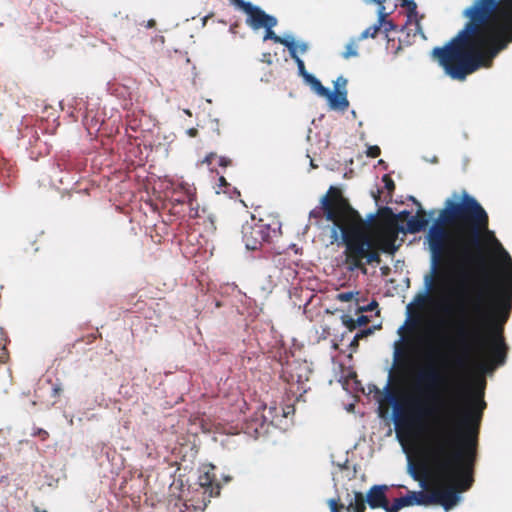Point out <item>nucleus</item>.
Segmentation results:
<instances>
[{
	"instance_id": "7ed1b4c3",
	"label": "nucleus",
	"mask_w": 512,
	"mask_h": 512,
	"mask_svg": "<svg viewBox=\"0 0 512 512\" xmlns=\"http://www.w3.org/2000/svg\"><path fill=\"white\" fill-rule=\"evenodd\" d=\"M409 215L408 211L399 214L400 218ZM310 218L322 219L333 223V234L341 232L345 246L344 263L349 271L362 270L366 273V264H379L380 252L393 255L400 245H396L398 235L403 228L389 207H382L378 214H371L364 220L358 211L343 196L340 188L330 186L321 198L320 206L310 211Z\"/></svg>"
},
{
	"instance_id": "423d86ee",
	"label": "nucleus",
	"mask_w": 512,
	"mask_h": 512,
	"mask_svg": "<svg viewBox=\"0 0 512 512\" xmlns=\"http://www.w3.org/2000/svg\"><path fill=\"white\" fill-rule=\"evenodd\" d=\"M281 221L278 217L268 215L257 221L246 222L242 227V239L248 250L260 249L264 244H270L281 236Z\"/></svg>"
},
{
	"instance_id": "393cba45",
	"label": "nucleus",
	"mask_w": 512,
	"mask_h": 512,
	"mask_svg": "<svg viewBox=\"0 0 512 512\" xmlns=\"http://www.w3.org/2000/svg\"><path fill=\"white\" fill-rule=\"evenodd\" d=\"M372 333H373L372 328H366V329L360 330L358 333H356V340H360L364 337H367L368 335H370Z\"/></svg>"
},
{
	"instance_id": "58836bf2",
	"label": "nucleus",
	"mask_w": 512,
	"mask_h": 512,
	"mask_svg": "<svg viewBox=\"0 0 512 512\" xmlns=\"http://www.w3.org/2000/svg\"><path fill=\"white\" fill-rule=\"evenodd\" d=\"M197 129L195 128H191L188 130V134L191 136V137H195L197 135Z\"/></svg>"
},
{
	"instance_id": "9b49d317",
	"label": "nucleus",
	"mask_w": 512,
	"mask_h": 512,
	"mask_svg": "<svg viewBox=\"0 0 512 512\" xmlns=\"http://www.w3.org/2000/svg\"><path fill=\"white\" fill-rule=\"evenodd\" d=\"M413 505H431L430 492L410 491L403 497L395 498L392 512H398L403 507Z\"/></svg>"
},
{
	"instance_id": "6e6552de",
	"label": "nucleus",
	"mask_w": 512,
	"mask_h": 512,
	"mask_svg": "<svg viewBox=\"0 0 512 512\" xmlns=\"http://www.w3.org/2000/svg\"><path fill=\"white\" fill-rule=\"evenodd\" d=\"M424 284L426 292L417 294L413 302L407 306L408 310L411 309L412 304H415L418 308H423L429 301L430 294L443 291L446 284V277L434 264L431 273L425 276Z\"/></svg>"
},
{
	"instance_id": "79ce46f5",
	"label": "nucleus",
	"mask_w": 512,
	"mask_h": 512,
	"mask_svg": "<svg viewBox=\"0 0 512 512\" xmlns=\"http://www.w3.org/2000/svg\"><path fill=\"white\" fill-rule=\"evenodd\" d=\"M237 27H238V25H237V24L231 25V26H230V31H231L232 33H236V28H237Z\"/></svg>"
},
{
	"instance_id": "c756f323",
	"label": "nucleus",
	"mask_w": 512,
	"mask_h": 512,
	"mask_svg": "<svg viewBox=\"0 0 512 512\" xmlns=\"http://www.w3.org/2000/svg\"><path fill=\"white\" fill-rule=\"evenodd\" d=\"M346 84H347V80L341 76L335 82V89H337V88L340 89L342 87V90H344V89H346Z\"/></svg>"
},
{
	"instance_id": "4c0bfd02",
	"label": "nucleus",
	"mask_w": 512,
	"mask_h": 512,
	"mask_svg": "<svg viewBox=\"0 0 512 512\" xmlns=\"http://www.w3.org/2000/svg\"><path fill=\"white\" fill-rule=\"evenodd\" d=\"M297 46V53L300 52L304 54L308 50V45L306 43H300L296 44Z\"/></svg>"
},
{
	"instance_id": "ddd939ff",
	"label": "nucleus",
	"mask_w": 512,
	"mask_h": 512,
	"mask_svg": "<svg viewBox=\"0 0 512 512\" xmlns=\"http://www.w3.org/2000/svg\"><path fill=\"white\" fill-rule=\"evenodd\" d=\"M385 2L386 0H383L380 3L375 2L376 4H378V21L376 24L366 28L359 36V40H364L368 37L375 38L378 35L384 23V19L388 16V13L386 12L384 6Z\"/></svg>"
},
{
	"instance_id": "f3484780",
	"label": "nucleus",
	"mask_w": 512,
	"mask_h": 512,
	"mask_svg": "<svg viewBox=\"0 0 512 512\" xmlns=\"http://www.w3.org/2000/svg\"><path fill=\"white\" fill-rule=\"evenodd\" d=\"M288 50L291 58L297 64L299 75L302 76L304 80H306L307 76H311L312 74L307 72L304 61L298 56L296 43L293 46H291V48Z\"/></svg>"
},
{
	"instance_id": "5701e85b",
	"label": "nucleus",
	"mask_w": 512,
	"mask_h": 512,
	"mask_svg": "<svg viewBox=\"0 0 512 512\" xmlns=\"http://www.w3.org/2000/svg\"><path fill=\"white\" fill-rule=\"evenodd\" d=\"M382 181L384 182L385 188L388 191L391 192V191H393L395 189V183H394V181L392 180V178L389 175H384L383 178H382Z\"/></svg>"
},
{
	"instance_id": "473e14b6",
	"label": "nucleus",
	"mask_w": 512,
	"mask_h": 512,
	"mask_svg": "<svg viewBox=\"0 0 512 512\" xmlns=\"http://www.w3.org/2000/svg\"><path fill=\"white\" fill-rule=\"evenodd\" d=\"M217 155L215 153H209L202 161V163L207 164L210 166L212 164V161L216 159Z\"/></svg>"
},
{
	"instance_id": "aec40b11",
	"label": "nucleus",
	"mask_w": 512,
	"mask_h": 512,
	"mask_svg": "<svg viewBox=\"0 0 512 512\" xmlns=\"http://www.w3.org/2000/svg\"><path fill=\"white\" fill-rule=\"evenodd\" d=\"M358 47L355 41L349 42L346 47L345 51L343 52V57L345 59H349L351 57H356L358 55L357 51Z\"/></svg>"
},
{
	"instance_id": "412c9836",
	"label": "nucleus",
	"mask_w": 512,
	"mask_h": 512,
	"mask_svg": "<svg viewBox=\"0 0 512 512\" xmlns=\"http://www.w3.org/2000/svg\"><path fill=\"white\" fill-rule=\"evenodd\" d=\"M355 293L352 291L342 292L337 295V300L341 302H350L354 299Z\"/></svg>"
},
{
	"instance_id": "e433bc0d",
	"label": "nucleus",
	"mask_w": 512,
	"mask_h": 512,
	"mask_svg": "<svg viewBox=\"0 0 512 512\" xmlns=\"http://www.w3.org/2000/svg\"><path fill=\"white\" fill-rule=\"evenodd\" d=\"M34 435H38L43 441L46 440L49 436L48 432L44 429H38Z\"/></svg>"
},
{
	"instance_id": "9d476101",
	"label": "nucleus",
	"mask_w": 512,
	"mask_h": 512,
	"mask_svg": "<svg viewBox=\"0 0 512 512\" xmlns=\"http://www.w3.org/2000/svg\"><path fill=\"white\" fill-rule=\"evenodd\" d=\"M239 8L247 14L246 24L253 30H259L265 26H276L278 23L276 17L267 14L250 2L245 1Z\"/></svg>"
},
{
	"instance_id": "b1692460",
	"label": "nucleus",
	"mask_w": 512,
	"mask_h": 512,
	"mask_svg": "<svg viewBox=\"0 0 512 512\" xmlns=\"http://www.w3.org/2000/svg\"><path fill=\"white\" fill-rule=\"evenodd\" d=\"M419 323V318H412L409 320V322H407V331L413 332L418 327Z\"/></svg>"
},
{
	"instance_id": "6ab92c4d",
	"label": "nucleus",
	"mask_w": 512,
	"mask_h": 512,
	"mask_svg": "<svg viewBox=\"0 0 512 512\" xmlns=\"http://www.w3.org/2000/svg\"><path fill=\"white\" fill-rule=\"evenodd\" d=\"M305 82L308 83L311 86L312 90L316 92L319 96L324 97L325 95L328 94L329 89L324 87L315 76H307Z\"/></svg>"
},
{
	"instance_id": "ea45409f",
	"label": "nucleus",
	"mask_w": 512,
	"mask_h": 512,
	"mask_svg": "<svg viewBox=\"0 0 512 512\" xmlns=\"http://www.w3.org/2000/svg\"><path fill=\"white\" fill-rule=\"evenodd\" d=\"M238 8L245 2L244 0H231Z\"/></svg>"
},
{
	"instance_id": "cd10ccee",
	"label": "nucleus",
	"mask_w": 512,
	"mask_h": 512,
	"mask_svg": "<svg viewBox=\"0 0 512 512\" xmlns=\"http://www.w3.org/2000/svg\"><path fill=\"white\" fill-rule=\"evenodd\" d=\"M6 354L5 349V339L3 337V332L0 330V359L3 358Z\"/></svg>"
},
{
	"instance_id": "f704fd0d",
	"label": "nucleus",
	"mask_w": 512,
	"mask_h": 512,
	"mask_svg": "<svg viewBox=\"0 0 512 512\" xmlns=\"http://www.w3.org/2000/svg\"><path fill=\"white\" fill-rule=\"evenodd\" d=\"M382 27L384 28L385 32H388L393 30L395 26L392 21H387L385 18Z\"/></svg>"
},
{
	"instance_id": "7c9ffc66",
	"label": "nucleus",
	"mask_w": 512,
	"mask_h": 512,
	"mask_svg": "<svg viewBox=\"0 0 512 512\" xmlns=\"http://www.w3.org/2000/svg\"><path fill=\"white\" fill-rule=\"evenodd\" d=\"M261 62L266 63L268 65H271L272 62H273L271 53H269V52L263 53L262 54V58H261Z\"/></svg>"
},
{
	"instance_id": "49530a36",
	"label": "nucleus",
	"mask_w": 512,
	"mask_h": 512,
	"mask_svg": "<svg viewBox=\"0 0 512 512\" xmlns=\"http://www.w3.org/2000/svg\"><path fill=\"white\" fill-rule=\"evenodd\" d=\"M413 477L414 479L418 480L419 479V475L416 473V472H413Z\"/></svg>"
},
{
	"instance_id": "bb28decb",
	"label": "nucleus",
	"mask_w": 512,
	"mask_h": 512,
	"mask_svg": "<svg viewBox=\"0 0 512 512\" xmlns=\"http://www.w3.org/2000/svg\"><path fill=\"white\" fill-rule=\"evenodd\" d=\"M345 326L350 330H355L358 326L356 325V319L348 318L347 320H344Z\"/></svg>"
},
{
	"instance_id": "2eb2a0df",
	"label": "nucleus",
	"mask_w": 512,
	"mask_h": 512,
	"mask_svg": "<svg viewBox=\"0 0 512 512\" xmlns=\"http://www.w3.org/2000/svg\"><path fill=\"white\" fill-rule=\"evenodd\" d=\"M199 485L204 488V493H208L210 497L220 494V485L216 481L214 474L205 472L199 476Z\"/></svg>"
},
{
	"instance_id": "1a4fd4ad",
	"label": "nucleus",
	"mask_w": 512,
	"mask_h": 512,
	"mask_svg": "<svg viewBox=\"0 0 512 512\" xmlns=\"http://www.w3.org/2000/svg\"><path fill=\"white\" fill-rule=\"evenodd\" d=\"M172 200L178 204L187 203L190 207V217H198V204L196 201V188L185 181H177L171 184Z\"/></svg>"
},
{
	"instance_id": "f257e3e1",
	"label": "nucleus",
	"mask_w": 512,
	"mask_h": 512,
	"mask_svg": "<svg viewBox=\"0 0 512 512\" xmlns=\"http://www.w3.org/2000/svg\"><path fill=\"white\" fill-rule=\"evenodd\" d=\"M446 222L464 220L465 237L459 238L462 259L477 272V285L469 314L456 329L458 347L464 356L477 355L484 372L506 362L508 346L503 324L512 309V259L493 231L481 204L465 190L460 204L444 212Z\"/></svg>"
},
{
	"instance_id": "20e7f679",
	"label": "nucleus",
	"mask_w": 512,
	"mask_h": 512,
	"mask_svg": "<svg viewBox=\"0 0 512 512\" xmlns=\"http://www.w3.org/2000/svg\"><path fill=\"white\" fill-rule=\"evenodd\" d=\"M405 327L399 328L401 340L394 345V372H390L389 383L400 382L408 364L412 347L411 339L403 335ZM385 401L394 404L393 421L398 435H411L420 421L431 415L434 411L432 404L441 403L447 408V418L443 425L434 433L441 430L457 427L463 415L483 399V391L477 398H473L467 409H460L458 405L459 393L454 382L442 373L435 365L427 363L418 369L412 382L413 393L402 404L397 402L395 391L387 384L385 387Z\"/></svg>"
},
{
	"instance_id": "37998d69",
	"label": "nucleus",
	"mask_w": 512,
	"mask_h": 512,
	"mask_svg": "<svg viewBox=\"0 0 512 512\" xmlns=\"http://www.w3.org/2000/svg\"><path fill=\"white\" fill-rule=\"evenodd\" d=\"M381 270H382V273H383L384 275H387V274H388V272H389V268H388V267H383V268H381Z\"/></svg>"
},
{
	"instance_id": "0eeeda50",
	"label": "nucleus",
	"mask_w": 512,
	"mask_h": 512,
	"mask_svg": "<svg viewBox=\"0 0 512 512\" xmlns=\"http://www.w3.org/2000/svg\"><path fill=\"white\" fill-rule=\"evenodd\" d=\"M455 204H460V201L456 202L451 199H447L445 201L444 209L440 211L439 218L429 230L428 241L434 258H440L446 250L447 240L450 236L446 229L447 226H454L457 228V234L452 239L451 243H458L457 241H459V238L465 237L464 220L446 222L444 218V212Z\"/></svg>"
},
{
	"instance_id": "a18cd8bd",
	"label": "nucleus",
	"mask_w": 512,
	"mask_h": 512,
	"mask_svg": "<svg viewBox=\"0 0 512 512\" xmlns=\"http://www.w3.org/2000/svg\"><path fill=\"white\" fill-rule=\"evenodd\" d=\"M220 182H221L223 185H225V184H226V180H225V178H224V177H220Z\"/></svg>"
},
{
	"instance_id": "c03bdc74",
	"label": "nucleus",
	"mask_w": 512,
	"mask_h": 512,
	"mask_svg": "<svg viewBox=\"0 0 512 512\" xmlns=\"http://www.w3.org/2000/svg\"><path fill=\"white\" fill-rule=\"evenodd\" d=\"M464 360H465V359H464V358H462V357H461V358H459V359H458V364H459V365H462V364L464 363Z\"/></svg>"
},
{
	"instance_id": "72a5a7b5",
	"label": "nucleus",
	"mask_w": 512,
	"mask_h": 512,
	"mask_svg": "<svg viewBox=\"0 0 512 512\" xmlns=\"http://www.w3.org/2000/svg\"><path fill=\"white\" fill-rule=\"evenodd\" d=\"M231 159L227 158V157H224V156H221L219 157V166L221 167H228L231 165Z\"/></svg>"
},
{
	"instance_id": "dca6fc26",
	"label": "nucleus",
	"mask_w": 512,
	"mask_h": 512,
	"mask_svg": "<svg viewBox=\"0 0 512 512\" xmlns=\"http://www.w3.org/2000/svg\"><path fill=\"white\" fill-rule=\"evenodd\" d=\"M273 27L274 26H265L264 29H265V34H264V37H263V40L264 41H267V40H272L273 42L275 43H280L282 45H284L285 47H287L288 49L291 48V46H293L295 44L294 40H289V39H286V38H282L280 36H278L274 31H273Z\"/></svg>"
},
{
	"instance_id": "f8f14e48",
	"label": "nucleus",
	"mask_w": 512,
	"mask_h": 512,
	"mask_svg": "<svg viewBox=\"0 0 512 512\" xmlns=\"http://www.w3.org/2000/svg\"><path fill=\"white\" fill-rule=\"evenodd\" d=\"M324 98L327 99L330 108L333 110L345 111L349 106L346 89L337 88L334 92L328 90V94Z\"/></svg>"
},
{
	"instance_id": "c85d7f7f",
	"label": "nucleus",
	"mask_w": 512,
	"mask_h": 512,
	"mask_svg": "<svg viewBox=\"0 0 512 512\" xmlns=\"http://www.w3.org/2000/svg\"><path fill=\"white\" fill-rule=\"evenodd\" d=\"M369 321H370V320H369V318H368L367 316H365V315H360V316L356 319V325H357L358 327H360V326H364V325L368 324V323H369Z\"/></svg>"
},
{
	"instance_id": "4468645a",
	"label": "nucleus",
	"mask_w": 512,
	"mask_h": 512,
	"mask_svg": "<svg viewBox=\"0 0 512 512\" xmlns=\"http://www.w3.org/2000/svg\"><path fill=\"white\" fill-rule=\"evenodd\" d=\"M429 219L426 212L419 207L415 216L411 217L407 222V231L410 233H418L423 231L428 226Z\"/></svg>"
},
{
	"instance_id": "2f4dec72",
	"label": "nucleus",
	"mask_w": 512,
	"mask_h": 512,
	"mask_svg": "<svg viewBox=\"0 0 512 512\" xmlns=\"http://www.w3.org/2000/svg\"><path fill=\"white\" fill-rule=\"evenodd\" d=\"M329 505H330V509H331V512H339V508H343V505H338L337 504V501L334 500V499H331L329 501Z\"/></svg>"
},
{
	"instance_id": "a878e982",
	"label": "nucleus",
	"mask_w": 512,
	"mask_h": 512,
	"mask_svg": "<svg viewBox=\"0 0 512 512\" xmlns=\"http://www.w3.org/2000/svg\"><path fill=\"white\" fill-rule=\"evenodd\" d=\"M377 302L375 300H373L370 304H368L367 306H363V307H358L357 311L358 312H366V311H372L375 307H377Z\"/></svg>"
},
{
	"instance_id": "4be33fe9",
	"label": "nucleus",
	"mask_w": 512,
	"mask_h": 512,
	"mask_svg": "<svg viewBox=\"0 0 512 512\" xmlns=\"http://www.w3.org/2000/svg\"><path fill=\"white\" fill-rule=\"evenodd\" d=\"M366 154L370 158H376L381 154V149L377 145L369 146Z\"/></svg>"
},
{
	"instance_id": "c9c22d12",
	"label": "nucleus",
	"mask_w": 512,
	"mask_h": 512,
	"mask_svg": "<svg viewBox=\"0 0 512 512\" xmlns=\"http://www.w3.org/2000/svg\"><path fill=\"white\" fill-rule=\"evenodd\" d=\"M61 392H62L61 384H54V386L52 388V396L57 397L61 394Z\"/></svg>"
},
{
	"instance_id": "a19ab883",
	"label": "nucleus",
	"mask_w": 512,
	"mask_h": 512,
	"mask_svg": "<svg viewBox=\"0 0 512 512\" xmlns=\"http://www.w3.org/2000/svg\"><path fill=\"white\" fill-rule=\"evenodd\" d=\"M358 344H359V340H356V335H355V336H354V339H353V340H352V342H351V346H355V347H357V346H358Z\"/></svg>"
},
{
	"instance_id": "f03ea898",
	"label": "nucleus",
	"mask_w": 512,
	"mask_h": 512,
	"mask_svg": "<svg viewBox=\"0 0 512 512\" xmlns=\"http://www.w3.org/2000/svg\"><path fill=\"white\" fill-rule=\"evenodd\" d=\"M462 15L468 20L463 28L445 46L432 50L445 73L459 81L491 68L512 44V0H474Z\"/></svg>"
},
{
	"instance_id": "a211bd4d",
	"label": "nucleus",
	"mask_w": 512,
	"mask_h": 512,
	"mask_svg": "<svg viewBox=\"0 0 512 512\" xmlns=\"http://www.w3.org/2000/svg\"><path fill=\"white\" fill-rule=\"evenodd\" d=\"M366 498L361 492L354 493V501L350 502L347 510L350 511L352 508L354 512H364L366 510Z\"/></svg>"
},
{
	"instance_id": "de8ad7c7",
	"label": "nucleus",
	"mask_w": 512,
	"mask_h": 512,
	"mask_svg": "<svg viewBox=\"0 0 512 512\" xmlns=\"http://www.w3.org/2000/svg\"><path fill=\"white\" fill-rule=\"evenodd\" d=\"M35 512H47L46 510H39V508H35Z\"/></svg>"
},
{
	"instance_id": "39448f33",
	"label": "nucleus",
	"mask_w": 512,
	"mask_h": 512,
	"mask_svg": "<svg viewBox=\"0 0 512 512\" xmlns=\"http://www.w3.org/2000/svg\"><path fill=\"white\" fill-rule=\"evenodd\" d=\"M486 402L473 405L457 427L433 433L427 454L443 486L430 491L431 504L451 510L474 483L478 435Z\"/></svg>"
}]
</instances>
